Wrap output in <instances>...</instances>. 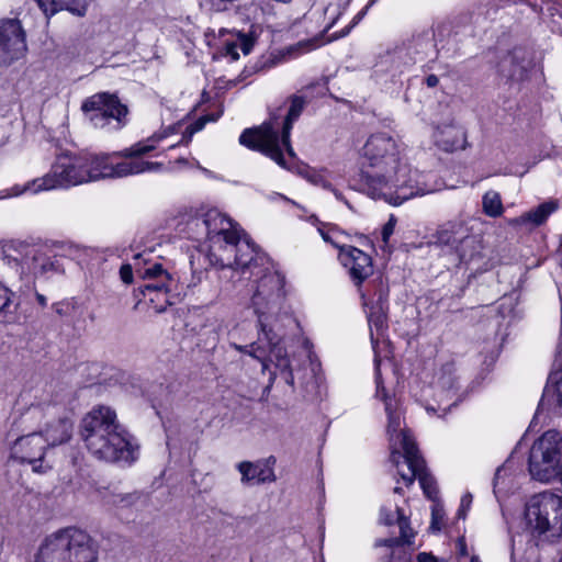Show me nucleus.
<instances>
[{
  "mask_svg": "<svg viewBox=\"0 0 562 562\" xmlns=\"http://www.w3.org/2000/svg\"><path fill=\"white\" fill-rule=\"evenodd\" d=\"M331 5H333V4H331V3H329V4H328V7H326V11H328V10L330 9V7H331Z\"/></svg>",
  "mask_w": 562,
  "mask_h": 562,
  "instance_id": "nucleus-58",
  "label": "nucleus"
},
{
  "mask_svg": "<svg viewBox=\"0 0 562 562\" xmlns=\"http://www.w3.org/2000/svg\"><path fill=\"white\" fill-rule=\"evenodd\" d=\"M385 302L382 300V296L379 299V303L376 306H371L368 312V323L370 327L371 334V342L374 346L378 337L374 336V329L376 335L382 334L385 326V311H384Z\"/></svg>",
  "mask_w": 562,
  "mask_h": 562,
  "instance_id": "nucleus-27",
  "label": "nucleus"
},
{
  "mask_svg": "<svg viewBox=\"0 0 562 562\" xmlns=\"http://www.w3.org/2000/svg\"><path fill=\"white\" fill-rule=\"evenodd\" d=\"M424 44L427 47H432L434 46L432 43H431V40H426Z\"/></svg>",
  "mask_w": 562,
  "mask_h": 562,
  "instance_id": "nucleus-54",
  "label": "nucleus"
},
{
  "mask_svg": "<svg viewBox=\"0 0 562 562\" xmlns=\"http://www.w3.org/2000/svg\"><path fill=\"white\" fill-rule=\"evenodd\" d=\"M445 510L441 505L435 504L431 507V521L429 529L434 532L440 531L443 526Z\"/></svg>",
  "mask_w": 562,
  "mask_h": 562,
  "instance_id": "nucleus-35",
  "label": "nucleus"
},
{
  "mask_svg": "<svg viewBox=\"0 0 562 562\" xmlns=\"http://www.w3.org/2000/svg\"><path fill=\"white\" fill-rule=\"evenodd\" d=\"M178 162L186 164V162H187V159H184V158H180V159H178Z\"/></svg>",
  "mask_w": 562,
  "mask_h": 562,
  "instance_id": "nucleus-55",
  "label": "nucleus"
},
{
  "mask_svg": "<svg viewBox=\"0 0 562 562\" xmlns=\"http://www.w3.org/2000/svg\"><path fill=\"white\" fill-rule=\"evenodd\" d=\"M525 520L532 536L553 540L562 535V497L542 492L529 498Z\"/></svg>",
  "mask_w": 562,
  "mask_h": 562,
  "instance_id": "nucleus-8",
  "label": "nucleus"
},
{
  "mask_svg": "<svg viewBox=\"0 0 562 562\" xmlns=\"http://www.w3.org/2000/svg\"><path fill=\"white\" fill-rule=\"evenodd\" d=\"M438 82H439V79L436 75H429L426 77V85L429 88L437 87Z\"/></svg>",
  "mask_w": 562,
  "mask_h": 562,
  "instance_id": "nucleus-47",
  "label": "nucleus"
},
{
  "mask_svg": "<svg viewBox=\"0 0 562 562\" xmlns=\"http://www.w3.org/2000/svg\"><path fill=\"white\" fill-rule=\"evenodd\" d=\"M25 32L18 19L0 20V67H9L25 55Z\"/></svg>",
  "mask_w": 562,
  "mask_h": 562,
  "instance_id": "nucleus-14",
  "label": "nucleus"
},
{
  "mask_svg": "<svg viewBox=\"0 0 562 562\" xmlns=\"http://www.w3.org/2000/svg\"><path fill=\"white\" fill-rule=\"evenodd\" d=\"M12 296L11 290L0 282V315L5 317L8 314H12Z\"/></svg>",
  "mask_w": 562,
  "mask_h": 562,
  "instance_id": "nucleus-34",
  "label": "nucleus"
},
{
  "mask_svg": "<svg viewBox=\"0 0 562 562\" xmlns=\"http://www.w3.org/2000/svg\"><path fill=\"white\" fill-rule=\"evenodd\" d=\"M371 3H369L364 9H362L352 20V23L342 32V35H346L349 33V31L358 24L362 18L367 14L368 8Z\"/></svg>",
  "mask_w": 562,
  "mask_h": 562,
  "instance_id": "nucleus-43",
  "label": "nucleus"
},
{
  "mask_svg": "<svg viewBox=\"0 0 562 562\" xmlns=\"http://www.w3.org/2000/svg\"><path fill=\"white\" fill-rule=\"evenodd\" d=\"M396 509L393 512L392 509H387L386 507H382L380 512V521L386 526L392 525L396 521Z\"/></svg>",
  "mask_w": 562,
  "mask_h": 562,
  "instance_id": "nucleus-39",
  "label": "nucleus"
},
{
  "mask_svg": "<svg viewBox=\"0 0 562 562\" xmlns=\"http://www.w3.org/2000/svg\"><path fill=\"white\" fill-rule=\"evenodd\" d=\"M231 347L235 350L247 353L250 357L257 359L262 364V372H266L269 370V363H273L276 369L280 371L282 378L284 379L285 383L289 385L294 384V373L293 369L291 367V361L289 360L288 356L285 355V358L288 360V366L285 368H281L278 366L277 360L270 359L271 356V349L273 347V344H271L270 339L265 335V333L261 330V336L259 337L258 341L255 344H251L250 346H241L238 344H231Z\"/></svg>",
  "mask_w": 562,
  "mask_h": 562,
  "instance_id": "nucleus-17",
  "label": "nucleus"
},
{
  "mask_svg": "<svg viewBox=\"0 0 562 562\" xmlns=\"http://www.w3.org/2000/svg\"><path fill=\"white\" fill-rule=\"evenodd\" d=\"M238 48L241 49V52L247 55L251 52L254 47V41L249 37L243 36L239 41V44H237Z\"/></svg>",
  "mask_w": 562,
  "mask_h": 562,
  "instance_id": "nucleus-42",
  "label": "nucleus"
},
{
  "mask_svg": "<svg viewBox=\"0 0 562 562\" xmlns=\"http://www.w3.org/2000/svg\"><path fill=\"white\" fill-rule=\"evenodd\" d=\"M357 243H359V244H371L373 246V241L369 240V238L367 236H363V235H360L358 237Z\"/></svg>",
  "mask_w": 562,
  "mask_h": 562,
  "instance_id": "nucleus-50",
  "label": "nucleus"
},
{
  "mask_svg": "<svg viewBox=\"0 0 562 562\" xmlns=\"http://www.w3.org/2000/svg\"><path fill=\"white\" fill-rule=\"evenodd\" d=\"M299 173H301L302 176L308 178L312 182L314 183H318V177H311L310 176V171L307 169H300L299 170Z\"/></svg>",
  "mask_w": 562,
  "mask_h": 562,
  "instance_id": "nucleus-48",
  "label": "nucleus"
},
{
  "mask_svg": "<svg viewBox=\"0 0 562 562\" xmlns=\"http://www.w3.org/2000/svg\"><path fill=\"white\" fill-rule=\"evenodd\" d=\"M375 372H376V392L375 397L384 403L385 413L387 416L386 430L390 440L391 448V462L398 468L402 464V460L408 458V452H418L417 446L408 430L402 427V412L400 409L398 401L389 396L382 382L380 380L379 372V359H374Z\"/></svg>",
  "mask_w": 562,
  "mask_h": 562,
  "instance_id": "nucleus-9",
  "label": "nucleus"
},
{
  "mask_svg": "<svg viewBox=\"0 0 562 562\" xmlns=\"http://www.w3.org/2000/svg\"><path fill=\"white\" fill-rule=\"evenodd\" d=\"M80 437L92 457L109 463L133 464L139 457L136 439L119 423L116 412L98 405L80 423Z\"/></svg>",
  "mask_w": 562,
  "mask_h": 562,
  "instance_id": "nucleus-3",
  "label": "nucleus"
},
{
  "mask_svg": "<svg viewBox=\"0 0 562 562\" xmlns=\"http://www.w3.org/2000/svg\"><path fill=\"white\" fill-rule=\"evenodd\" d=\"M60 409L57 404L32 405L23 417L24 424L43 430L49 448L68 442L72 436L74 422L67 414H60Z\"/></svg>",
  "mask_w": 562,
  "mask_h": 562,
  "instance_id": "nucleus-11",
  "label": "nucleus"
},
{
  "mask_svg": "<svg viewBox=\"0 0 562 562\" xmlns=\"http://www.w3.org/2000/svg\"><path fill=\"white\" fill-rule=\"evenodd\" d=\"M396 470L406 486L412 485L415 479H418L426 496L430 499H436L438 495L436 482L426 471L425 461L420 457L419 451L416 453L408 452V458L402 460V464Z\"/></svg>",
  "mask_w": 562,
  "mask_h": 562,
  "instance_id": "nucleus-16",
  "label": "nucleus"
},
{
  "mask_svg": "<svg viewBox=\"0 0 562 562\" xmlns=\"http://www.w3.org/2000/svg\"><path fill=\"white\" fill-rule=\"evenodd\" d=\"M338 259L357 283L372 273V257L361 248H339Z\"/></svg>",
  "mask_w": 562,
  "mask_h": 562,
  "instance_id": "nucleus-19",
  "label": "nucleus"
},
{
  "mask_svg": "<svg viewBox=\"0 0 562 562\" xmlns=\"http://www.w3.org/2000/svg\"><path fill=\"white\" fill-rule=\"evenodd\" d=\"M187 227L188 237L199 244L237 246L243 243L251 246V239L243 227L217 209L199 210L188 221Z\"/></svg>",
  "mask_w": 562,
  "mask_h": 562,
  "instance_id": "nucleus-6",
  "label": "nucleus"
},
{
  "mask_svg": "<svg viewBox=\"0 0 562 562\" xmlns=\"http://www.w3.org/2000/svg\"><path fill=\"white\" fill-rule=\"evenodd\" d=\"M533 65V54L524 47H516L498 63L499 72L512 80H522Z\"/></svg>",
  "mask_w": 562,
  "mask_h": 562,
  "instance_id": "nucleus-20",
  "label": "nucleus"
},
{
  "mask_svg": "<svg viewBox=\"0 0 562 562\" xmlns=\"http://www.w3.org/2000/svg\"><path fill=\"white\" fill-rule=\"evenodd\" d=\"M239 142L248 148L261 151L281 167H286L280 148L278 130L271 122L263 123L257 128L244 131L239 137Z\"/></svg>",
  "mask_w": 562,
  "mask_h": 562,
  "instance_id": "nucleus-15",
  "label": "nucleus"
},
{
  "mask_svg": "<svg viewBox=\"0 0 562 562\" xmlns=\"http://www.w3.org/2000/svg\"><path fill=\"white\" fill-rule=\"evenodd\" d=\"M120 277H121V280L126 283V284H130L133 282V268L131 265H123L120 269Z\"/></svg>",
  "mask_w": 562,
  "mask_h": 562,
  "instance_id": "nucleus-41",
  "label": "nucleus"
},
{
  "mask_svg": "<svg viewBox=\"0 0 562 562\" xmlns=\"http://www.w3.org/2000/svg\"><path fill=\"white\" fill-rule=\"evenodd\" d=\"M102 155L61 154L53 164L50 171L42 178L34 179L36 190L70 188L103 179Z\"/></svg>",
  "mask_w": 562,
  "mask_h": 562,
  "instance_id": "nucleus-4",
  "label": "nucleus"
},
{
  "mask_svg": "<svg viewBox=\"0 0 562 562\" xmlns=\"http://www.w3.org/2000/svg\"><path fill=\"white\" fill-rule=\"evenodd\" d=\"M45 15L49 16L60 10H68L79 16L85 15L87 10L86 0H36Z\"/></svg>",
  "mask_w": 562,
  "mask_h": 562,
  "instance_id": "nucleus-24",
  "label": "nucleus"
},
{
  "mask_svg": "<svg viewBox=\"0 0 562 562\" xmlns=\"http://www.w3.org/2000/svg\"><path fill=\"white\" fill-rule=\"evenodd\" d=\"M394 492L395 493H400L401 492V487L400 486L394 487Z\"/></svg>",
  "mask_w": 562,
  "mask_h": 562,
  "instance_id": "nucleus-56",
  "label": "nucleus"
},
{
  "mask_svg": "<svg viewBox=\"0 0 562 562\" xmlns=\"http://www.w3.org/2000/svg\"><path fill=\"white\" fill-rule=\"evenodd\" d=\"M529 472L540 482L549 483L562 473V436L555 430L544 432L531 447Z\"/></svg>",
  "mask_w": 562,
  "mask_h": 562,
  "instance_id": "nucleus-10",
  "label": "nucleus"
},
{
  "mask_svg": "<svg viewBox=\"0 0 562 562\" xmlns=\"http://www.w3.org/2000/svg\"><path fill=\"white\" fill-rule=\"evenodd\" d=\"M235 269L240 270L243 274L250 273V304L258 316L261 330L273 344L270 359H276L279 367L285 368V349L280 344L279 335L271 327L272 321L278 318L283 307L285 277L257 248H238L235 255Z\"/></svg>",
  "mask_w": 562,
  "mask_h": 562,
  "instance_id": "nucleus-2",
  "label": "nucleus"
},
{
  "mask_svg": "<svg viewBox=\"0 0 562 562\" xmlns=\"http://www.w3.org/2000/svg\"><path fill=\"white\" fill-rule=\"evenodd\" d=\"M374 547L382 550L379 555L385 562H412L411 554L405 548L400 546L395 538L379 539L375 541Z\"/></svg>",
  "mask_w": 562,
  "mask_h": 562,
  "instance_id": "nucleus-25",
  "label": "nucleus"
},
{
  "mask_svg": "<svg viewBox=\"0 0 562 562\" xmlns=\"http://www.w3.org/2000/svg\"><path fill=\"white\" fill-rule=\"evenodd\" d=\"M472 494L465 493L461 497L460 507L458 509V517L461 519H464L467 516V513L470 510L471 504H472Z\"/></svg>",
  "mask_w": 562,
  "mask_h": 562,
  "instance_id": "nucleus-36",
  "label": "nucleus"
},
{
  "mask_svg": "<svg viewBox=\"0 0 562 562\" xmlns=\"http://www.w3.org/2000/svg\"><path fill=\"white\" fill-rule=\"evenodd\" d=\"M282 143L285 146L288 154L291 157H294L295 154H294L293 148L291 147V144H290V136L288 137V142H285L284 138L282 137Z\"/></svg>",
  "mask_w": 562,
  "mask_h": 562,
  "instance_id": "nucleus-49",
  "label": "nucleus"
},
{
  "mask_svg": "<svg viewBox=\"0 0 562 562\" xmlns=\"http://www.w3.org/2000/svg\"><path fill=\"white\" fill-rule=\"evenodd\" d=\"M36 299L42 306L46 305V297L43 294L37 293Z\"/></svg>",
  "mask_w": 562,
  "mask_h": 562,
  "instance_id": "nucleus-52",
  "label": "nucleus"
},
{
  "mask_svg": "<svg viewBox=\"0 0 562 562\" xmlns=\"http://www.w3.org/2000/svg\"><path fill=\"white\" fill-rule=\"evenodd\" d=\"M98 549L92 538L76 527L59 529L46 536L35 562H97Z\"/></svg>",
  "mask_w": 562,
  "mask_h": 562,
  "instance_id": "nucleus-5",
  "label": "nucleus"
},
{
  "mask_svg": "<svg viewBox=\"0 0 562 562\" xmlns=\"http://www.w3.org/2000/svg\"><path fill=\"white\" fill-rule=\"evenodd\" d=\"M34 180L27 182L25 186L23 187H20V186H14L12 189H11V192L8 194V195H12V196H18V195H21L22 193L26 192V191H32L34 193H37V192H41L42 190H36L37 188V184H33Z\"/></svg>",
  "mask_w": 562,
  "mask_h": 562,
  "instance_id": "nucleus-37",
  "label": "nucleus"
},
{
  "mask_svg": "<svg viewBox=\"0 0 562 562\" xmlns=\"http://www.w3.org/2000/svg\"><path fill=\"white\" fill-rule=\"evenodd\" d=\"M322 184H323L324 188L331 190V184L330 183L324 181V182H322ZM333 191H334V193H335V195L337 198H340V194L337 191H335L334 189H333Z\"/></svg>",
  "mask_w": 562,
  "mask_h": 562,
  "instance_id": "nucleus-53",
  "label": "nucleus"
},
{
  "mask_svg": "<svg viewBox=\"0 0 562 562\" xmlns=\"http://www.w3.org/2000/svg\"><path fill=\"white\" fill-rule=\"evenodd\" d=\"M395 223H396V220L394 218V216H391L390 220L387 221V223L383 226L382 233H381L383 243L386 244L389 241L390 236L394 232Z\"/></svg>",
  "mask_w": 562,
  "mask_h": 562,
  "instance_id": "nucleus-40",
  "label": "nucleus"
},
{
  "mask_svg": "<svg viewBox=\"0 0 562 562\" xmlns=\"http://www.w3.org/2000/svg\"><path fill=\"white\" fill-rule=\"evenodd\" d=\"M547 391H552L557 403L562 406V367L549 375Z\"/></svg>",
  "mask_w": 562,
  "mask_h": 562,
  "instance_id": "nucleus-33",
  "label": "nucleus"
},
{
  "mask_svg": "<svg viewBox=\"0 0 562 562\" xmlns=\"http://www.w3.org/2000/svg\"><path fill=\"white\" fill-rule=\"evenodd\" d=\"M274 464L276 458L272 456L256 462H239L237 464V470L241 474V483L245 485H258L274 482Z\"/></svg>",
  "mask_w": 562,
  "mask_h": 562,
  "instance_id": "nucleus-21",
  "label": "nucleus"
},
{
  "mask_svg": "<svg viewBox=\"0 0 562 562\" xmlns=\"http://www.w3.org/2000/svg\"><path fill=\"white\" fill-rule=\"evenodd\" d=\"M217 116L214 115H204L199 117L188 130H190V134L201 131L205 124L210 121H216Z\"/></svg>",
  "mask_w": 562,
  "mask_h": 562,
  "instance_id": "nucleus-38",
  "label": "nucleus"
},
{
  "mask_svg": "<svg viewBox=\"0 0 562 562\" xmlns=\"http://www.w3.org/2000/svg\"><path fill=\"white\" fill-rule=\"evenodd\" d=\"M237 44H231L227 46V55H229L232 57V59L236 60L238 58V53H237Z\"/></svg>",
  "mask_w": 562,
  "mask_h": 562,
  "instance_id": "nucleus-46",
  "label": "nucleus"
},
{
  "mask_svg": "<svg viewBox=\"0 0 562 562\" xmlns=\"http://www.w3.org/2000/svg\"><path fill=\"white\" fill-rule=\"evenodd\" d=\"M396 522L398 524V527H400V532H401V539H396L398 542H400V546L402 548L403 544L402 542L404 543H412V540L414 539L415 535H414V531L413 529L409 527V522L407 520V518L403 515L402 510L396 506Z\"/></svg>",
  "mask_w": 562,
  "mask_h": 562,
  "instance_id": "nucleus-32",
  "label": "nucleus"
},
{
  "mask_svg": "<svg viewBox=\"0 0 562 562\" xmlns=\"http://www.w3.org/2000/svg\"><path fill=\"white\" fill-rule=\"evenodd\" d=\"M558 201L550 200L541 203L537 207L521 214L520 216L510 221L514 226H526L528 228L542 225L547 218L558 210Z\"/></svg>",
  "mask_w": 562,
  "mask_h": 562,
  "instance_id": "nucleus-22",
  "label": "nucleus"
},
{
  "mask_svg": "<svg viewBox=\"0 0 562 562\" xmlns=\"http://www.w3.org/2000/svg\"><path fill=\"white\" fill-rule=\"evenodd\" d=\"M322 236L325 243L331 244L333 246H340V240L333 238L329 233H322ZM341 246L346 245L341 244Z\"/></svg>",
  "mask_w": 562,
  "mask_h": 562,
  "instance_id": "nucleus-45",
  "label": "nucleus"
},
{
  "mask_svg": "<svg viewBox=\"0 0 562 562\" xmlns=\"http://www.w3.org/2000/svg\"><path fill=\"white\" fill-rule=\"evenodd\" d=\"M453 366L451 363H447L442 366L439 370H437L432 376L431 384L435 387L451 391L454 385V375H453Z\"/></svg>",
  "mask_w": 562,
  "mask_h": 562,
  "instance_id": "nucleus-29",
  "label": "nucleus"
},
{
  "mask_svg": "<svg viewBox=\"0 0 562 562\" xmlns=\"http://www.w3.org/2000/svg\"><path fill=\"white\" fill-rule=\"evenodd\" d=\"M25 429H30V432L18 437L10 445V458L21 464H29L35 473H45L52 465L46 461L49 447L43 430H36L34 426H26Z\"/></svg>",
  "mask_w": 562,
  "mask_h": 562,
  "instance_id": "nucleus-12",
  "label": "nucleus"
},
{
  "mask_svg": "<svg viewBox=\"0 0 562 562\" xmlns=\"http://www.w3.org/2000/svg\"><path fill=\"white\" fill-rule=\"evenodd\" d=\"M417 562H445L440 561L437 557H435L430 552H420L416 557Z\"/></svg>",
  "mask_w": 562,
  "mask_h": 562,
  "instance_id": "nucleus-44",
  "label": "nucleus"
},
{
  "mask_svg": "<svg viewBox=\"0 0 562 562\" xmlns=\"http://www.w3.org/2000/svg\"><path fill=\"white\" fill-rule=\"evenodd\" d=\"M363 190L373 199L400 205L427 190L418 184L417 171L403 161L397 142L387 133L372 134L363 148Z\"/></svg>",
  "mask_w": 562,
  "mask_h": 562,
  "instance_id": "nucleus-1",
  "label": "nucleus"
},
{
  "mask_svg": "<svg viewBox=\"0 0 562 562\" xmlns=\"http://www.w3.org/2000/svg\"><path fill=\"white\" fill-rule=\"evenodd\" d=\"M435 238L434 243L437 246H475L482 243L481 235L473 231V226L457 221L439 226Z\"/></svg>",
  "mask_w": 562,
  "mask_h": 562,
  "instance_id": "nucleus-18",
  "label": "nucleus"
},
{
  "mask_svg": "<svg viewBox=\"0 0 562 562\" xmlns=\"http://www.w3.org/2000/svg\"><path fill=\"white\" fill-rule=\"evenodd\" d=\"M169 132L164 131L153 134L145 143L139 142L112 155H102L103 179L124 178L143 172H155L162 169V164L146 161L140 157L156 148V144L167 137Z\"/></svg>",
  "mask_w": 562,
  "mask_h": 562,
  "instance_id": "nucleus-7",
  "label": "nucleus"
},
{
  "mask_svg": "<svg viewBox=\"0 0 562 562\" xmlns=\"http://www.w3.org/2000/svg\"><path fill=\"white\" fill-rule=\"evenodd\" d=\"M151 293H155L157 300L160 302L159 304L153 305V308L155 310V312L156 313L165 312L167 308V305H169V302L167 299L166 285L164 283L157 284V285L147 284L145 286V294H151Z\"/></svg>",
  "mask_w": 562,
  "mask_h": 562,
  "instance_id": "nucleus-31",
  "label": "nucleus"
},
{
  "mask_svg": "<svg viewBox=\"0 0 562 562\" xmlns=\"http://www.w3.org/2000/svg\"><path fill=\"white\" fill-rule=\"evenodd\" d=\"M305 105L302 97L293 95L291 98V106L283 123V138L288 142L293 123L299 119Z\"/></svg>",
  "mask_w": 562,
  "mask_h": 562,
  "instance_id": "nucleus-28",
  "label": "nucleus"
},
{
  "mask_svg": "<svg viewBox=\"0 0 562 562\" xmlns=\"http://www.w3.org/2000/svg\"><path fill=\"white\" fill-rule=\"evenodd\" d=\"M154 248H145L143 252L134 255V268L136 273L143 279H169L168 272L162 268L161 263L151 260Z\"/></svg>",
  "mask_w": 562,
  "mask_h": 562,
  "instance_id": "nucleus-23",
  "label": "nucleus"
},
{
  "mask_svg": "<svg viewBox=\"0 0 562 562\" xmlns=\"http://www.w3.org/2000/svg\"><path fill=\"white\" fill-rule=\"evenodd\" d=\"M471 562H480V561H479V559H476V558H472V559H471Z\"/></svg>",
  "mask_w": 562,
  "mask_h": 562,
  "instance_id": "nucleus-57",
  "label": "nucleus"
},
{
  "mask_svg": "<svg viewBox=\"0 0 562 562\" xmlns=\"http://www.w3.org/2000/svg\"><path fill=\"white\" fill-rule=\"evenodd\" d=\"M81 109L89 114L94 126L99 127H103L110 119H114L121 126L128 112L126 105L122 104L116 95L106 92L90 97L82 103Z\"/></svg>",
  "mask_w": 562,
  "mask_h": 562,
  "instance_id": "nucleus-13",
  "label": "nucleus"
},
{
  "mask_svg": "<svg viewBox=\"0 0 562 562\" xmlns=\"http://www.w3.org/2000/svg\"><path fill=\"white\" fill-rule=\"evenodd\" d=\"M463 137V132L453 126H445L438 130L435 135L436 144L445 151H453L461 148Z\"/></svg>",
  "mask_w": 562,
  "mask_h": 562,
  "instance_id": "nucleus-26",
  "label": "nucleus"
},
{
  "mask_svg": "<svg viewBox=\"0 0 562 562\" xmlns=\"http://www.w3.org/2000/svg\"><path fill=\"white\" fill-rule=\"evenodd\" d=\"M483 211L491 217H497L503 213V203L498 192L487 191L483 195L482 201Z\"/></svg>",
  "mask_w": 562,
  "mask_h": 562,
  "instance_id": "nucleus-30",
  "label": "nucleus"
},
{
  "mask_svg": "<svg viewBox=\"0 0 562 562\" xmlns=\"http://www.w3.org/2000/svg\"><path fill=\"white\" fill-rule=\"evenodd\" d=\"M350 0H338L336 5L339 9H346V7L349 4Z\"/></svg>",
  "mask_w": 562,
  "mask_h": 562,
  "instance_id": "nucleus-51",
  "label": "nucleus"
}]
</instances>
